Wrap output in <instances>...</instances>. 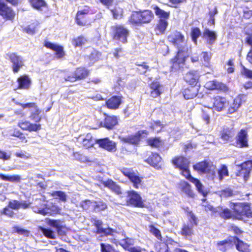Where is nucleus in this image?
<instances>
[{
    "label": "nucleus",
    "instance_id": "obj_1",
    "mask_svg": "<svg viewBox=\"0 0 252 252\" xmlns=\"http://www.w3.org/2000/svg\"><path fill=\"white\" fill-rule=\"evenodd\" d=\"M231 210L227 207L218 206L215 207L210 203L203 205L205 212H210L212 215H218L220 218L224 220H232L247 222L252 219V203L248 202H229Z\"/></svg>",
    "mask_w": 252,
    "mask_h": 252
},
{
    "label": "nucleus",
    "instance_id": "obj_2",
    "mask_svg": "<svg viewBox=\"0 0 252 252\" xmlns=\"http://www.w3.org/2000/svg\"><path fill=\"white\" fill-rule=\"evenodd\" d=\"M171 162L175 168L181 171L180 174L186 179L194 184L198 191L203 195L206 194V192L204 189V187L200 180L192 177L189 169V161L183 156H177L172 158Z\"/></svg>",
    "mask_w": 252,
    "mask_h": 252
},
{
    "label": "nucleus",
    "instance_id": "obj_3",
    "mask_svg": "<svg viewBox=\"0 0 252 252\" xmlns=\"http://www.w3.org/2000/svg\"><path fill=\"white\" fill-rule=\"evenodd\" d=\"M154 18V14L151 10L140 9L133 11L128 17L127 22L132 26H143L152 23Z\"/></svg>",
    "mask_w": 252,
    "mask_h": 252
},
{
    "label": "nucleus",
    "instance_id": "obj_4",
    "mask_svg": "<svg viewBox=\"0 0 252 252\" xmlns=\"http://www.w3.org/2000/svg\"><path fill=\"white\" fill-rule=\"evenodd\" d=\"M189 57V48L187 44L182 46L176 52L169 61L170 72H176L183 71L186 65V60Z\"/></svg>",
    "mask_w": 252,
    "mask_h": 252
},
{
    "label": "nucleus",
    "instance_id": "obj_5",
    "mask_svg": "<svg viewBox=\"0 0 252 252\" xmlns=\"http://www.w3.org/2000/svg\"><path fill=\"white\" fill-rule=\"evenodd\" d=\"M187 215L189 217V222H184L183 223L179 232V234L186 238H189L191 237L194 234L193 227L198 225V220L191 211H188Z\"/></svg>",
    "mask_w": 252,
    "mask_h": 252
},
{
    "label": "nucleus",
    "instance_id": "obj_6",
    "mask_svg": "<svg viewBox=\"0 0 252 252\" xmlns=\"http://www.w3.org/2000/svg\"><path fill=\"white\" fill-rule=\"evenodd\" d=\"M126 205L127 206L138 208H144L147 207L145 200L142 198L138 192L134 190H129L126 191Z\"/></svg>",
    "mask_w": 252,
    "mask_h": 252
},
{
    "label": "nucleus",
    "instance_id": "obj_7",
    "mask_svg": "<svg viewBox=\"0 0 252 252\" xmlns=\"http://www.w3.org/2000/svg\"><path fill=\"white\" fill-rule=\"evenodd\" d=\"M111 37L113 40L120 41L123 44L128 42L129 31L123 24H116L111 27Z\"/></svg>",
    "mask_w": 252,
    "mask_h": 252
},
{
    "label": "nucleus",
    "instance_id": "obj_8",
    "mask_svg": "<svg viewBox=\"0 0 252 252\" xmlns=\"http://www.w3.org/2000/svg\"><path fill=\"white\" fill-rule=\"evenodd\" d=\"M207 104V108L220 112L226 109L228 104V100L224 96L217 95L210 97Z\"/></svg>",
    "mask_w": 252,
    "mask_h": 252
},
{
    "label": "nucleus",
    "instance_id": "obj_9",
    "mask_svg": "<svg viewBox=\"0 0 252 252\" xmlns=\"http://www.w3.org/2000/svg\"><path fill=\"white\" fill-rule=\"evenodd\" d=\"M91 9L88 5H84L78 9L75 14L74 20L76 24L82 27L91 25L90 19L88 15L91 13Z\"/></svg>",
    "mask_w": 252,
    "mask_h": 252
},
{
    "label": "nucleus",
    "instance_id": "obj_10",
    "mask_svg": "<svg viewBox=\"0 0 252 252\" xmlns=\"http://www.w3.org/2000/svg\"><path fill=\"white\" fill-rule=\"evenodd\" d=\"M90 74V70L86 67L80 66L77 67L71 75H66L64 79L66 81L75 82L86 79Z\"/></svg>",
    "mask_w": 252,
    "mask_h": 252
},
{
    "label": "nucleus",
    "instance_id": "obj_11",
    "mask_svg": "<svg viewBox=\"0 0 252 252\" xmlns=\"http://www.w3.org/2000/svg\"><path fill=\"white\" fill-rule=\"evenodd\" d=\"M193 169L201 174H210L214 176L216 166L207 159L199 161L193 165Z\"/></svg>",
    "mask_w": 252,
    "mask_h": 252
},
{
    "label": "nucleus",
    "instance_id": "obj_12",
    "mask_svg": "<svg viewBox=\"0 0 252 252\" xmlns=\"http://www.w3.org/2000/svg\"><path fill=\"white\" fill-rule=\"evenodd\" d=\"M235 142L231 144L235 147L243 149L249 147V138L248 131L247 129H241L237 132Z\"/></svg>",
    "mask_w": 252,
    "mask_h": 252
},
{
    "label": "nucleus",
    "instance_id": "obj_13",
    "mask_svg": "<svg viewBox=\"0 0 252 252\" xmlns=\"http://www.w3.org/2000/svg\"><path fill=\"white\" fill-rule=\"evenodd\" d=\"M168 41L172 45L177 48L178 50L183 46L185 44V36L180 31L177 30L173 31L168 34L167 37Z\"/></svg>",
    "mask_w": 252,
    "mask_h": 252
},
{
    "label": "nucleus",
    "instance_id": "obj_14",
    "mask_svg": "<svg viewBox=\"0 0 252 252\" xmlns=\"http://www.w3.org/2000/svg\"><path fill=\"white\" fill-rule=\"evenodd\" d=\"M120 171L132 183L134 188H139L141 185L142 177L136 174L132 168L123 167Z\"/></svg>",
    "mask_w": 252,
    "mask_h": 252
},
{
    "label": "nucleus",
    "instance_id": "obj_15",
    "mask_svg": "<svg viewBox=\"0 0 252 252\" xmlns=\"http://www.w3.org/2000/svg\"><path fill=\"white\" fill-rule=\"evenodd\" d=\"M238 166L240 169L235 172L236 176L242 178L245 182L248 181L252 170V159L245 161Z\"/></svg>",
    "mask_w": 252,
    "mask_h": 252
},
{
    "label": "nucleus",
    "instance_id": "obj_16",
    "mask_svg": "<svg viewBox=\"0 0 252 252\" xmlns=\"http://www.w3.org/2000/svg\"><path fill=\"white\" fill-rule=\"evenodd\" d=\"M142 134L147 136L149 134V132L146 130H139L135 134L128 135L122 137L121 141L123 143L137 145L140 143Z\"/></svg>",
    "mask_w": 252,
    "mask_h": 252
},
{
    "label": "nucleus",
    "instance_id": "obj_17",
    "mask_svg": "<svg viewBox=\"0 0 252 252\" xmlns=\"http://www.w3.org/2000/svg\"><path fill=\"white\" fill-rule=\"evenodd\" d=\"M200 75L196 70H190L187 72L184 77V80L189 86L200 88L199 80Z\"/></svg>",
    "mask_w": 252,
    "mask_h": 252
},
{
    "label": "nucleus",
    "instance_id": "obj_18",
    "mask_svg": "<svg viewBox=\"0 0 252 252\" xmlns=\"http://www.w3.org/2000/svg\"><path fill=\"white\" fill-rule=\"evenodd\" d=\"M157 169H160L162 167V158L160 155L156 152H151V155L144 160Z\"/></svg>",
    "mask_w": 252,
    "mask_h": 252
},
{
    "label": "nucleus",
    "instance_id": "obj_19",
    "mask_svg": "<svg viewBox=\"0 0 252 252\" xmlns=\"http://www.w3.org/2000/svg\"><path fill=\"white\" fill-rule=\"evenodd\" d=\"M95 143L99 147L109 152H114L117 150V143L110 139L109 137H105L96 139Z\"/></svg>",
    "mask_w": 252,
    "mask_h": 252
},
{
    "label": "nucleus",
    "instance_id": "obj_20",
    "mask_svg": "<svg viewBox=\"0 0 252 252\" xmlns=\"http://www.w3.org/2000/svg\"><path fill=\"white\" fill-rule=\"evenodd\" d=\"M0 16L5 20H13L15 13L13 9L5 2L0 0Z\"/></svg>",
    "mask_w": 252,
    "mask_h": 252
},
{
    "label": "nucleus",
    "instance_id": "obj_21",
    "mask_svg": "<svg viewBox=\"0 0 252 252\" xmlns=\"http://www.w3.org/2000/svg\"><path fill=\"white\" fill-rule=\"evenodd\" d=\"M235 135V129L233 127L224 126L220 131V138L224 142L228 143L233 141Z\"/></svg>",
    "mask_w": 252,
    "mask_h": 252
},
{
    "label": "nucleus",
    "instance_id": "obj_22",
    "mask_svg": "<svg viewBox=\"0 0 252 252\" xmlns=\"http://www.w3.org/2000/svg\"><path fill=\"white\" fill-rule=\"evenodd\" d=\"M104 118L101 123L103 127L108 130L113 129L115 127L119 124V119L117 116L109 115L107 114L104 113Z\"/></svg>",
    "mask_w": 252,
    "mask_h": 252
},
{
    "label": "nucleus",
    "instance_id": "obj_23",
    "mask_svg": "<svg viewBox=\"0 0 252 252\" xmlns=\"http://www.w3.org/2000/svg\"><path fill=\"white\" fill-rule=\"evenodd\" d=\"M10 62L12 63V68L14 73H17L24 66L22 58L16 53H13L7 55Z\"/></svg>",
    "mask_w": 252,
    "mask_h": 252
},
{
    "label": "nucleus",
    "instance_id": "obj_24",
    "mask_svg": "<svg viewBox=\"0 0 252 252\" xmlns=\"http://www.w3.org/2000/svg\"><path fill=\"white\" fill-rule=\"evenodd\" d=\"M243 95L239 94L236 96L233 100L231 103H229L227 106V109L226 111L227 114H232L238 110L242 104Z\"/></svg>",
    "mask_w": 252,
    "mask_h": 252
},
{
    "label": "nucleus",
    "instance_id": "obj_25",
    "mask_svg": "<svg viewBox=\"0 0 252 252\" xmlns=\"http://www.w3.org/2000/svg\"><path fill=\"white\" fill-rule=\"evenodd\" d=\"M18 126L22 130L29 132H36L41 129V125L40 124L32 123L27 121L19 122Z\"/></svg>",
    "mask_w": 252,
    "mask_h": 252
},
{
    "label": "nucleus",
    "instance_id": "obj_26",
    "mask_svg": "<svg viewBox=\"0 0 252 252\" xmlns=\"http://www.w3.org/2000/svg\"><path fill=\"white\" fill-rule=\"evenodd\" d=\"M178 188L182 194L186 195L189 198H194L195 194L191 185L187 181L181 180L178 184Z\"/></svg>",
    "mask_w": 252,
    "mask_h": 252
},
{
    "label": "nucleus",
    "instance_id": "obj_27",
    "mask_svg": "<svg viewBox=\"0 0 252 252\" xmlns=\"http://www.w3.org/2000/svg\"><path fill=\"white\" fill-rule=\"evenodd\" d=\"M229 236L228 238L220 241L216 244L217 249L221 252H227L229 250L233 248L234 246V240Z\"/></svg>",
    "mask_w": 252,
    "mask_h": 252
},
{
    "label": "nucleus",
    "instance_id": "obj_28",
    "mask_svg": "<svg viewBox=\"0 0 252 252\" xmlns=\"http://www.w3.org/2000/svg\"><path fill=\"white\" fill-rule=\"evenodd\" d=\"M17 87L16 89L28 90L32 85V80L29 75L23 74L17 79Z\"/></svg>",
    "mask_w": 252,
    "mask_h": 252
},
{
    "label": "nucleus",
    "instance_id": "obj_29",
    "mask_svg": "<svg viewBox=\"0 0 252 252\" xmlns=\"http://www.w3.org/2000/svg\"><path fill=\"white\" fill-rule=\"evenodd\" d=\"M123 96L121 95H113L105 101V105L111 110L118 109L122 102Z\"/></svg>",
    "mask_w": 252,
    "mask_h": 252
},
{
    "label": "nucleus",
    "instance_id": "obj_30",
    "mask_svg": "<svg viewBox=\"0 0 252 252\" xmlns=\"http://www.w3.org/2000/svg\"><path fill=\"white\" fill-rule=\"evenodd\" d=\"M44 46L49 49L55 52V55L57 58H63L65 55L63 47L61 45L53 43L49 41H45Z\"/></svg>",
    "mask_w": 252,
    "mask_h": 252
},
{
    "label": "nucleus",
    "instance_id": "obj_31",
    "mask_svg": "<svg viewBox=\"0 0 252 252\" xmlns=\"http://www.w3.org/2000/svg\"><path fill=\"white\" fill-rule=\"evenodd\" d=\"M150 89V95L153 98H156L162 94V85L158 81H153L148 85Z\"/></svg>",
    "mask_w": 252,
    "mask_h": 252
},
{
    "label": "nucleus",
    "instance_id": "obj_32",
    "mask_svg": "<svg viewBox=\"0 0 252 252\" xmlns=\"http://www.w3.org/2000/svg\"><path fill=\"white\" fill-rule=\"evenodd\" d=\"M234 240V244L236 250L239 252H251L250 245L241 240L236 236L231 237Z\"/></svg>",
    "mask_w": 252,
    "mask_h": 252
},
{
    "label": "nucleus",
    "instance_id": "obj_33",
    "mask_svg": "<svg viewBox=\"0 0 252 252\" xmlns=\"http://www.w3.org/2000/svg\"><path fill=\"white\" fill-rule=\"evenodd\" d=\"M101 184L117 195H121L123 193L121 187L111 179L102 181Z\"/></svg>",
    "mask_w": 252,
    "mask_h": 252
},
{
    "label": "nucleus",
    "instance_id": "obj_34",
    "mask_svg": "<svg viewBox=\"0 0 252 252\" xmlns=\"http://www.w3.org/2000/svg\"><path fill=\"white\" fill-rule=\"evenodd\" d=\"M199 89L198 87L189 86L183 90L182 94L185 99H192L197 95Z\"/></svg>",
    "mask_w": 252,
    "mask_h": 252
},
{
    "label": "nucleus",
    "instance_id": "obj_35",
    "mask_svg": "<svg viewBox=\"0 0 252 252\" xmlns=\"http://www.w3.org/2000/svg\"><path fill=\"white\" fill-rule=\"evenodd\" d=\"M168 25V23L167 20L159 19L154 29L155 34L157 35L164 34Z\"/></svg>",
    "mask_w": 252,
    "mask_h": 252
},
{
    "label": "nucleus",
    "instance_id": "obj_36",
    "mask_svg": "<svg viewBox=\"0 0 252 252\" xmlns=\"http://www.w3.org/2000/svg\"><path fill=\"white\" fill-rule=\"evenodd\" d=\"M8 206L13 210H18L20 208L26 209L30 206L31 203L27 201H19L17 200H13L9 201Z\"/></svg>",
    "mask_w": 252,
    "mask_h": 252
},
{
    "label": "nucleus",
    "instance_id": "obj_37",
    "mask_svg": "<svg viewBox=\"0 0 252 252\" xmlns=\"http://www.w3.org/2000/svg\"><path fill=\"white\" fill-rule=\"evenodd\" d=\"M146 144L152 148L159 149L164 146V141L160 137H150L146 139Z\"/></svg>",
    "mask_w": 252,
    "mask_h": 252
},
{
    "label": "nucleus",
    "instance_id": "obj_38",
    "mask_svg": "<svg viewBox=\"0 0 252 252\" xmlns=\"http://www.w3.org/2000/svg\"><path fill=\"white\" fill-rule=\"evenodd\" d=\"M203 37L207 40L209 44L212 45L216 40L217 36L215 32L206 28L203 32Z\"/></svg>",
    "mask_w": 252,
    "mask_h": 252
},
{
    "label": "nucleus",
    "instance_id": "obj_39",
    "mask_svg": "<svg viewBox=\"0 0 252 252\" xmlns=\"http://www.w3.org/2000/svg\"><path fill=\"white\" fill-rule=\"evenodd\" d=\"M108 207L106 202L102 200L93 201L92 211L93 212H100L105 210Z\"/></svg>",
    "mask_w": 252,
    "mask_h": 252
},
{
    "label": "nucleus",
    "instance_id": "obj_40",
    "mask_svg": "<svg viewBox=\"0 0 252 252\" xmlns=\"http://www.w3.org/2000/svg\"><path fill=\"white\" fill-rule=\"evenodd\" d=\"M94 143V138L90 133L86 135L81 142L82 147L85 149H89L93 147Z\"/></svg>",
    "mask_w": 252,
    "mask_h": 252
},
{
    "label": "nucleus",
    "instance_id": "obj_41",
    "mask_svg": "<svg viewBox=\"0 0 252 252\" xmlns=\"http://www.w3.org/2000/svg\"><path fill=\"white\" fill-rule=\"evenodd\" d=\"M135 65L137 66L136 71L140 75L146 76L147 72L150 70V66L146 62H144L141 63L136 62Z\"/></svg>",
    "mask_w": 252,
    "mask_h": 252
},
{
    "label": "nucleus",
    "instance_id": "obj_42",
    "mask_svg": "<svg viewBox=\"0 0 252 252\" xmlns=\"http://www.w3.org/2000/svg\"><path fill=\"white\" fill-rule=\"evenodd\" d=\"M38 229L42 232L43 235L47 238L54 239L56 238V233L51 228H45L42 226H39Z\"/></svg>",
    "mask_w": 252,
    "mask_h": 252
},
{
    "label": "nucleus",
    "instance_id": "obj_43",
    "mask_svg": "<svg viewBox=\"0 0 252 252\" xmlns=\"http://www.w3.org/2000/svg\"><path fill=\"white\" fill-rule=\"evenodd\" d=\"M155 14L158 17L159 19H163L167 20L170 16L169 11H165L160 9L158 6L156 5L154 7Z\"/></svg>",
    "mask_w": 252,
    "mask_h": 252
},
{
    "label": "nucleus",
    "instance_id": "obj_44",
    "mask_svg": "<svg viewBox=\"0 0 252 252\" xmlns=\"http://www.w3.org/2000/svg\"><path fill=\"white\" fill-rule=\"evenodd\" d=\"M32 7L37 10L47 7V4L44 0H28Z\"/></svg>",
    "mask_w": 252,
    "mask_h": 252
},
{
    "label": "nucleus",
    "instance_id": "obj_45",
    "mask_svg": "<svg viewBox=\"0 0 252 252\" xmlns=\"http://www.w3.org/2000/svg\"><path fill=\"white\" fill-rule=\"evenodd\" d=\"M100 252H120L114 245L105 243L100 244Z\"/></svg>",
    "mask_w": 252,
    "mask_h": 252
},
{
    "label": "nucleus",
    "instance_id": "obj_46",
    "mask_svg": "<svg viewBox=\"0 0 252 252\" xmlns=\"http://www.w3.org/2000/svg\"><path fill=\"white\" fill-rule=\"evenodd\" d=\"M87 42V39L83 35H79L72 39L71 43L74 47H82Z\"/></svg>",
    "mask_w": 252,
    "mask_h": 252
},
{
    "label": "nucleus",
    "instance_id": "obj_47",
    "mask_svg": "<svg viewBox=\"0 0 252 252\" xmlns=\"http://www.w3.org/2000/svg\"><path fill=\"white\" fill-rule=\"evenodd\" d=\"M41 110L37 107L30 113V118L31 120L38 124L42 119L40 116Z\"/></svg>",
    "mask_w": 252,
    "mask_h": 252
},
{
    "label": "nucleus",
    "instance_id": "obj_48",
    "mask_svg": "<svg viewBox=\"0 0 252 252\" xmlns=\"http://www.w3.org/2000/svg\"><path fill=\"white\" fill-rule=\"evenodd\" d=\"M149 232L154 235L158 240L162 241V237L160 231L153 224L148 225Z\"/></svg>",
    "mask_w": 252,
    "mask_h": 252
},
{
    "label": "nucleus",
    "instance_id": "obj_49",
    "mask_svg": "<svg viewBox=\"0 0 252 252\" xmlns=\"http://www.w3.org/2000/svg\"><path fill=\"white\" fill-rule=\"evenodd\" d=\"M214 86V90H217L220 92L226 93L229 90V88L226 84L220 82L216 79H215Z\"/></svg>",
    "mask_w": 252,
    "mask_h": 252
},
{
    "label": "nucleus",
    "instance_id": "obj_50",
    "mask_svg": "<svg viewBox=\"0 0 252 252\" xmlns=\"http://www.w3.org/2000/svg\"><path fill=\"white\" fill-rule=\"evenodd\" d=\"M0 178L2 180L11 182H19L21 180V177L18 175H6L0 173Z\"/></svg>",
    "mask_w": 252,
    "mask_h": 252
},
{
    "label": "nucleus",
    "instance_id": "obj_51",
    "mask_svg": "<svg viewBox=\"0 0 252 252\" xmlns=\"http://www.w3.org/2000/svg\"><path fill=\"white\" fill-rule=\"evenodd\" d=\"M155 247L157 252H170L168 245L164 242H157L155 243Z\"/></svg>",
    "mask_w": 252,
    "mask_h": 252
},
{
    "label": "nucleus",
    "instance_id": "obj_52",
    "mask_svg": "<svg viewBox=\"0 0 252 252\" xmlns=\"http://www.w3.org/2000/svg\"><path fill=\"white\" fill-rule=\"evenodd\" d=\"M51 195L55 199H58L60 201L65 202L67 200V195L63 191H54L51 192Z\"/></svg>",
    "mask_w": 252,
    "mask_h": 252
},
{
    "label": "nucleus",
    "instance_id": "obj_53",
    "mask_svg": "<svg viewBox=\"0 0 252 252\" xmlns=\"http://www.w3.org/2000/svg\"><path fill=\"white\" fill-rule=\"evenodd\" d=\"M220 181L222 180L224 177L229 176V171L227 167L225 164H221L218 171Z\"/></svg>",
    "mask_w": 252,
    "mask_h": 252
},
{
    "label": "nucleus",
    "instance_id": "obj_54",
    "mask_svg": "<svg viewBox=\"0 0 252 252\" xmlns=\"http://www.w3.org/2000/svg\"><path fill=\"white\" fill-rule=\"evenodd\" d=\"M13 228V232L16 233L19 235H23L24 237H28L32 235L30 230L24 228L20 227L18 226H14Z\"/></svg>",
    "mask_w": 252,
    "mask_h": 252
},
{
    "label": "nucleus",
    "instance_id": "obj_55",
    "mask_svg": "<svg viewBox=\"0 0 252 252\" xmlns=\"http://www.w3.org/2000/svg\"><path fill=\"white\" fill-rule=\"evenodd\" d=\"M201 35V31L198 27H192L190 31V36L192 41L197 43V39Z\"/></svg>",
    "mask_w": 252,
    "mask_h": 252
},
{
    "label": "nucleus",
    "instance_id": "obj_56",
    "mask_svg": "<svg viewBox=\"0 0 252 252\" xmlns=\"http://www.w3.org/2000/svg\"><path fill=\"white\" fill-rule=\"evenodd\" d=\"M203 109L201 110V118L205 122L206 125H209L210 123L211 118V112L209 110L210 108Z\"/></svg>",
    "mask_w": 252,
    "mask_h": 252
},
{
    "label": "nucleus",
    "instance_id": "obj_57",
    "mask_svg": "<svg viewBox=\"0 0 252 252\" xmlns=\"http://www.w3.org/2000/svg\"><path fill=\"white\" fill-rule=\"evenodd\" d=\"M245 43L251 46L250 50L248 52L247 55V60L248 62L252 64V37H249L246 38Z\"/></svg>",
    "mask_w": 252,
    "mask_h": 252
},
{
    "label": "nucleus",
    "instance_id": "obj_58",
    "mask_svg": "<svg viewBox=\"0 0 252 252\" xmlns=\"http://www.w3.org/2000/svg\"><path fill=\"white\" fill-rule=\"evenodd\" d=\"M37 24L35 23H32L28 25L26 27L23 29L24 32H26L29 34H34L37 29Z\"/></svg>",
    "mask_w": 252,
    "mask_h": 252
},
{
    "label": "nucleus",
    "instance_id": "obj_59",
    "mask_svg": "<svg viewBox=\"0 0 252 252\" xmlns=\"http://www.w3.org/2000/svg\"><path fill=\"white\" fill-rule=\"evenodd\" d=\"M93 201H91L90 199H85L82 200L79 205V207L82 208L83 210L88 211L91 208L93 207Z\"/></svg>",
    "mask_w": 252,
    "mask_h": 252
},
{
    "label": "nucleus",
    "instance_id": "obj_60",
    "mask_svg": "<svg viewBox=\"0 0 252 252\" xmlns=\"http://www.w3.org/2000/svg\"><path fill=\"white\" fill-rule=\"evenodd\" d=\"M11 136L18 138L22 142L27 143L28 141L25 134L18 129L13 130Z\"/></svg>",
    "mask_w": 252,
    "mask_h": 252
},
{
    "label": "nucleus",
    "instance_id": "obj_61",
    "mask_svg": "<svg viewBox=\"0 0 252 252\" xmlns=\"http://www.w3.org/2000/svg\"><path fill=\"white\" fill-rule=\"evenodd\" d=\"M234 195L233 190L229 188H225L220 191V196L221 198H228Z\"/></svg>",
    "mask_w": 252,
    "mask_h": 252
},
{
    "label": "nucleus",
    "instance_id": "obj_62",
    "mask_svg": "<svg viewBox=\"0 0 252 252\" xmlns=\"http://www.w3.org/2000/svg\"><path fill=\"white\" fill-rule=\"evenodd\" d=\"M169 6L171 7L177 8L181 5L186 3L187 0H167Z\"/></svg>",
    "mask_w": 252,
    "mask_h": 252
},
{
    "label": "nucleus",
    "instance_id": "obj_63",
    "mask_svg": "<svg viewBox=\"0 0 252 252\" xmlns=\"http://www.w3.org/2000/svg\"><path fill=\"white\" fill-rule=\"evenodd\" d=\"M116 232V230L109 227L107 228H102L99 229V231L97 232L98 234H102L104 236H112L114 233Z\"/></svg>",
    "mask_w": 252,
    "mask_h": 252
},
{
    "label": "nucleus",
    "instance_id": "obj_64",
    "mask_svg": "<svg viewBox=\"0 0 252 252\" xmlns=\"http://www.w3.org/2000/svg\"><path fill=\"white\" fill-rule=\"evenodd\" d=\"M11 209L10 207H9L8 205L1 211L0 214L1 215H6L10 218H13L14 217L15 213Z\"/></svg>",
    "mask_w": 252,
    "mask_h": 252
}]
</instances>
